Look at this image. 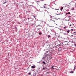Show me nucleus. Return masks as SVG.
Instances as JSON below:
<instances>
[{"label":"nucleus","mask_w":76,"mask_h":76,"mask_svg":"<svg viewBox=\"0 0 76 76\" xmlns=\"http://www.w3.org/2000/svg\"><path fill=\"white\" fill-rule=\"evenodd\" d=\"M51 20L52 21H53V22L55 23L56 22V19L54 17H51Z\"/></svg>","instance_id":"f257e3e1"},{"label":"nucleus","mask_w":76,"mask_h":76,"mask_svg":"<svg viewBox=\"0 0 76 76\" xmlns=\"http://www.w3.org/2000/svg\"><path fill=\"white\" fill-rule=\"evenodd\" d=\"M64 44L65 45H68V42L67 41H65L64 42Z\"/></svg>","instance_id":"f03ea898"},{"label":"nucleus","mask_w":76,"mask_h":76,"mask_svg":"<svg viewBox=\"0 0 76 76\" xmlns=\"http://www.w3.org/2000/svg\"><path fill=\"white\" fill-rule=\"evenodd\" d=\"M72 41H70L69 42H68V45H72Z\"/></svg>","instance_id":"7ed1b4c3"},{"label":"nucleus","mask_w":76,"mask_h":76,"mask_svg":"<svg viewBox=\"0 0 76 76\" xmlns=\"http://www.w3.org/2000/svg\"><path fill=\"white\" fill-rule=\"evenodd\" d=\"M31 67L32 69H34L36 67V66L35 65H33L31 66Z\"/></svg>","instance_id":"20e7f679"},{"label":"nucleus","mask_w":76,"mask_h":76,"mask_svg":"<svg viewBox=\"0 0 76 76\" xmlns=\"http://www.w3.org/2000/svg\"><path fill=\"white\" fill-rule=\"evenodd\" d=\"M63 9V7H62L61 8L60 10L61 11H62V10Z\"/></svg>","instance_id":"39448f33"},{"label":"nucleus","mask_w":76,"mask_h":76,"mask_svg":"<svg viewBox=\"0 0 76 76\" xmlns=\"http://www.w3.org/2000/svg\"><path fill=\"white\" fill-rule=\"evenodd\" d=\"M74 73V72H73L72 71H71V72H70V73Z\"/></svg>","instance_id":"423d86ee"},{"label":"nucleus","mask_w":76,"mask_h":76,"mask_svg":"<svg viewBox=\"0 0 76 76\" xmlns=\"http://www.w3.org/2000/svg\"><path fill=\"white\" fill-rule=\"evenodd\" d=\"M50 55H51L49 53L47 55V56H50Z\"/></svg>","instance_id":"0eeeda50"},{"label":"nucleus","mask_w":76,"mask_h":76,"mask_svg":"<svg viewBox=\"0 0 76 76\" xmlns=\"http://www.w3.org/2000/svg\"><path fill=\"white\" fill-rule=\"evenodd\" d=\"M42 59H43V60H45V57H43Z\"/></svg>","instance_id":"6e6552de"},{"label":"nucleus","mask_w":76,"mask_h":76,"mask_svg":"<svg viewBox=\"0 0 76 76\" xmlns=\"http://www.w3.org/2000/svg\"><path fill=\"white\" fill-rule=\"evenodd\" d=\"M42 63L44 64H45L46 63H45V62H44V61H43L42 62Z\"/></svg>","instance_id":"1a4fd4ad"},{"label":"nucleus","mask_w":76,"mask_h":76,"mask_svg":"<svg viewBox=\"0 0 76 76\" xmlns=\"http://www.w3.org/2000/svg\"><path fill=\"white\" fill-rule=\"evenodd\" d=\"M67 33H69L70 32V30H68L67 31Z\"/></svg>","instance_id":"9d476101"},{"label":"nucleus","mask_w":76,"mask_h":76,"mask_svg":"<svg viewBox=\"0 0 76 76\" xmlns=\"http://www.w3.org/2000/svg\"><path fill=\"white\" fill-rule=\"evenodd\" d=\"M44 8H46V5H45L44 6Z\"/></svg>","instance_id":"9b49d317"},{"label":"nucleus","mask_w":76,"mask_h":76,"mask_svg":"<svg viewBox=\"0 0 76 76\" xmlns=\"http://www.w3.org/2000/svg\"><path fill=\"white\" fill-rule=\"evenodd\" d=\"M39 35H41V34H42V33H41V32H39Z\"/></svg>","instance_id":"f8f14e48"},{"label":"nucleus","mask_w":76,"mask_h":76,"mask_svg":"<svg viewBox=\"0 0 76 76\" xmlns=\"http://www.w3.org/2000/svg\"><path fill=\"white\" fill-rule=\"evenodd\" d=\"M50 35H48V37L50 38Z\"/></svg>","instance_id":"ddd939ff"},{"label":"nucleus","mask_w":76,"mask_h":76,"mask_svg":"<svg viewBox=\"0 0 76 76\" xmlns=\"http://www.w3.org/2000/svg\"><path fill=\"white\" fill-rule=\"evenodd\" d=\"M53 67H54V66H52L51 67L52 69H54V68H53Z\"/></svg>","instance_id":"4468645a"},{"label":"nucleus","mask_w":76,"mask_h":76,"mask_svg":"<svg viewBox=\"0 0 76 76\" xmlns=\"http://www.w3.org/2000/svg\"><path fill=\"white\" fill-rule=\"evenodd\" d=\"M71 42L72 44V43H74V42H73V41H71Z\"/></svg>","instance_id":"2eb2a0df"},{"label":"nucleus","mask_w":76,"mask_h":76,"mask_svg":"<svg viewBox=\"0 0 76 76\" xmlns=\"http://www.w3.org/2000/svg\"><path fill=\"white\" fill-rule=\"evenodd\" d=\"M7 2L6 1L5 2H4V3H3V4H5V3H6Z\"/></svg>","instance_id":"dca6fc26"},{"label":"nucleus","mask_w":76,"mask_h":76,"mask_svg":"<svg viewBox=\"0 0 76 76\" xmlns=\"http://www.w3.org/2000/svg\"><path fill=\"white\" fill-rule=\"evenodd\" d=\"M61 48H59V50H60V51H61Z\"/></svg>","instance_id":"f3484780"},{"label":"nucleus","mask_w":76,"mask_h":76,"mask_svg":"<svg viewBox=\"0 0 76 76\" xmlns=\"http://www.w3.org/2000/svg\"><path fill=\"white\" fill-rule=\"evenodd\" d=\"M45 68H44V67H43V68H42V69H43V70H45Z\"/></svg>","instance_id":"a211bd4d"},{"label":"nucleus","mask_w":76,"mask_h":76,"mask_svg":"<svg viewBox=\"0 0 76 76\" xmlns=\"http://www.w3.org/2000/svg\"><path fill=\"white\" fill-rule=\"evenodd\" d=\"M75 67H74V69L73 70L75 71Z\"/></svg>","instance_id":"6ab92c4d"},{"label":"nucleus","mask_w":76,"mask_h":76,"mask_svg":"<svg viewBox=\"0 0 76 76\" xmlns=\"http://www.w3.org/2000/svg\"><path fill=\"white\" fill-rule=\"evenodd\" d=\"M63 34H64V35H66V34L64 33H63Z\"/></svg>","instance_id":"aec40b11"},{"label":"nucleus","mask_w":76,"mask_h":76,"mask_svg":"<svg viewBox=\"0 0 76 76\" xmlns=\"http://www.w3.org/2000/svg\"><path fill=\"white\" fill-rule=\"evenodd\" d=\"M68 14H70V12H68Z\"/></svg>","instance_id":"412c9836"},{"label":"nucleus","mask_w":76,"mask_h":76,"mask_svg":"<svg viewBox=\"0 0 76 76\" xmlns=\"http://www.w3.org/2000/svg\"><path fill=\"white\" fill-rule=\"evenodd\" d=\"M56 34H55V36L57 35H56Z\"/></svg>","instance_id":"4be33fe9"},{"label":"nucleus","mask_w":76,"mask_h":76,"mask_svg":"<svg viewBox=\"0 0 76 76\" xmlns=\"http://www.w3.org/2000/svg\"><path fill=\"white\" fill-rule=\"evenodd\" d=\"M31 72H29V73H28V75H31Z\"/></svg>","instance_id":"5701e85b"},{"label":"nucleus","mask_w":76,"mask_h":76,"mask_svg":"<svg viewBox=\"0 0 76 76\" xmlns=\"http://www.w3.org/2000/svg\"><path fill=\"white\" fill-rule=\"evenodd\" d=\"M71 31H73V29H72Z\"/></svg>","instance_id":"b1692460"},{"label":"nucleus","mask_w":76,"mask_h":76,"mask_svg":"<svg viewBox=\"0 0 76 76\" xmlns=\"http://www.w3.org/2000/svg\"><path fill=\"white\" fill-rule=\"evenodd\" d=\"M33 16L34 17V18H35V16L33 15Z\"/></svg>","instance_id":"393cba45"},{"label":"nucleus","mask_w":76,"mask_h":76,"mask_svg":"<svg viewBox=\"0 0 76 76\" xmlns=\"http://www.w3.org/2000/svg\"><path fill=\"white\" fill-rule=\"evenodd\" d=\"M66 15H68V14L67 13H66Z\"/></svg>","instance_id":"a878e982"},{"label":"nucleus","mask_w":76,"mask_h":76,"mask_svg":"<svg viewBox=\"0 0 76 76\" xmlns=\"http://www.w3.org/2000/svg\"><path fill=\"white\" fill-rule=\"evenodd\" d=\"M69 26H72V25L70 24V25H69Z\"/></svg>","instance_id":"bb28decb"},{"label":"nucleus","mask_w":76,"mask_h":76,"mask_svg":"<svg viewBox=\"0 0 76 76\" xmlns=\"http://www.w3.org/2000/svg\"><path fill=\"white\" fill-rule=\"evenodd\" d=\"M48 52H49V51H46V53H48Z\"/></svg>","instance_id":"cd10ccee"},{"label":"nucleus","mask_w":76,"mask_h":76,"mask_svg":"<svg viewBox=\"0 0 76 76\" xmlns=\"http://www.w3.org/2000/svg\"><path fill=\"white\" fill-rule=\"evenodd\" d=\"M28 20H29V18H28Z\"/></svg>","instance_id":"c85d7f7f"},{"label":"nucleus","mask_w":76,"mask_h":76,"mask_svg":"<svg viewBox=\"0 0 76 76\" xmlns=\"http://www.w3.org/2000/svg\"><path fill=\"white\" fill-rule=\"evenodd\" d=\"M55 9V10H58V9Z\"/></svg>","instance_id":"c756f323"},{"label":"nucleus","mask_w":76,"mask_h":76,"mask_svg":"<svg viewBox=\"0 0 76 76\" xmlns=\"http://www.w3.org/2000/svg\"><path fill=\"white\" fill-rule=\"evenodd\" d=\"M75 47H76V44H75Z\"/></svg>","instance_id":"7c9ffc66"},{"label":"nucleus","mask_w":76,"mask_h":76,"mask_svg":"<svg viewBox=\"0 0 76 76\" xmlns=\"http://www.w3.org/2000/svg\"><path fill=\"white\" fill-rule=\"evenodd\" d=\"M66 4V5H67V4Z\"/></svg>","instance_id":"2f4dec72"},{"label":"nucleus","mask_w":76,"mask_h":76,"mask_svg":"<svg viewBox=\"0 0 76 76\" xmlns=\"http://www.w3.org/2000/svg\"><path fill=\"white\" fill-rule=\"evenodd\" d=\"M64 28H66V27H64Z\"/></svg>","instance_id":"473e14b6"},{"label":"nucleus","mask_w":76,"mask_h":76,"mask_svg":"<svg viewBox=\"0 0 76 76\" xmlns=\"http://www.w3.org/2000/svg\"><path fill=\"white\" fill-rule=\"evenodd\" d=\"M53 20H54V19H53Z\"/></svg>","instance_id":"72a5a7b5"}]
</instances>
